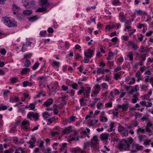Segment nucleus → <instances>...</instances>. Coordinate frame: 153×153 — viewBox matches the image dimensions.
<instances>
[{
	"instance_id": "obj_21",
	"label": "nucleus",
	"mask_w": 153,
	"mask_h": 153,
	"mask_svg": "<svg viewBox=\"0 0 153 153\" xmlns=\"http://www.w3.org/2000/svg\"><path fill=\"white\" fill-rule=\"evenodd\" d=\"M41 150L42 152H44V153H48L51 151V149L49 148L46 149L44 147H43L41 148Z\"/></svg>"
},
{
	"instance_id": "obj_1",
	"label": "nucleus",
	"mask_w": 153,
	"mask_h": 153,
	"mask_svg": "<svg viewBox=\"0 0 153 153\" xmlns=\"http://www.w3.org/2000/svg\"><path fill=\"white\" fill-rule=\"evenodd\" d=\"M133 141L132 138L130 137L127 140L122 139L120 141L118 144V149L120 150L125 151L130 150V147Z\"/></svg>"
},
{
	"instance_id": "obj_54",
	"label": "nucleus",
	"mask_w": 153,
	"mask_h": 153,
	"mask_svg": "<svg viewBox=\"0 0 153 153\" xmlns=\"http://www.w3.org/2000/svg\"><path fill=\"white\" fill-rule=\"evenodd\" d=\"M131 123L132 124H133V127H136L137 126L138 124L137 122L135 120H133Z\"/></svg>"
},
{
	"instance_id": "obj_60",
	"label": "nucleus",
	"mask_w": 153,
	"mask_h": 153,
	"mask_svg": "<svg viewBox=\"0 0 153 153\" xmlns=\"http://www.w3.org/2000/svg\"><path fill=\"white\" fill-rule=\"evenodd\" d=\"M144 25L138 24L137 25V27L139 29H141L142 27H144Z\"/></svg>"
},
{
	"instance_id": "obj_20",
	"label": "nucleus",
	"mask_w": 153,
	"mask_h": 153,
	"mask_svg": "<svg viewBox=\"0 0 153 153\" xmlns=\"http://www.w3.org/2000/svg\"><path fill=\"white\" fill-rule=\"evenodd\" d=\"M19 100V98L18 97H15L14 98L10 97V99L9 102H13L14 101H18Z\"/></svg>"
},
{
	"instance_id": "obj_22",
	"label": "nucleus",
	"mask_w": 153,
	"mask_h": 153,
	"mask_svg": "<svg viewBox=\"0 0 153 153\" xmlns=\"http://www.w3.org/2000/svg\"><path fill=\"white\" fill-rule=\"evenodd\" d=\"M104 69H102V68H98L97 71V73L98 75H99L100 74H104Z\"/></svg>"
},
{
	"instance_id": "obj_16",
	"label": "nucleus",
	"mask_w": 153,
	"mask_h": 153,
	"mask_svg": "<svg viewBox=\"0 0 153 153\" xmlns=\"http://www.w3.org/2000/svg\"><path fill=\"white\" fill-rule=\"evenodd\" d=\"M133 53L132 51L129 52L127 55L128 57L129 58V60L132 61L133 60Z\"/></svg>"
},
{
	"instance_id": "obj_10",
	"label": "nucleus",
	"mask_w": 153,
	"mask_h": 153,
	"mask_svg": "<svg viewBox=\"0 0 153 153\" xmlns=\"http://www.w3.org/2000/svg\"><path fill=\"white\" fill-rule=\"evenodd\" d=\"M93 50H91V49H89L88 50V52L90 55H88V53L85 52L84 53V55L86 57H87L89 58H91L92 56L93 55Z\"/></svg>"
},
{
	"instance_id": "obj_48",
	"label": "nucleus",
	"mask_w": 153,
	"mask_h": 153,
	"mask_svg": "<svg viewBox=\"0 0 153 153\" xmlns=\"http://www.w3.org/2000/svg\"><path fill=\"white\" fill-rule=\"evenodd\" d=\"M131 22V21L130 20H127L125 22L124 25L125 26H128V25H129Z\"/></svg>"
},
{
	"instance_id": "obj_41",
	"label": "nucleus",
	"mask_w": 153,
	"mask_h": 153,
	"mask_svg": "<svg viewBox=\"0 0 153 153\" xmlns=\"http://www.w3.org/2000/svg\"><path fill=\"white\" fill-rule=\"evenodd\" d=\"M32 56V54L31 53L26 54L24 55V57L26 59H29Z\"/></svg>"
},
{
	"instance_id": "obj_25",
	"label": "nucleus",
	"mask_w": 153,
	"mask_h": 153,
	"mask_svg": "<svg viewBox=\"0 0 153 153\" xmlns=\"http://www.w3.org/2000/svg\"><path fill=\"white\" fill-rule=\"evenodd\" d=\"M35 139V138L32 137L31 140L27 142V143L28 144H34L36 142V140Z\"/></svg>"
},
{
	"instance_id": "obj_51",
	"label": "nucleus",
	"mask_w": 153,
	"mask_h": 153,
	"mask_svg": "<svg viewBox=\"0 0 153 153\" xmlns=\"http://www.w3.org/2000/svg\"><path fill=\"white\" fill-rule=\"evenodd\" d=\"M51 89H53L52 90V92H56V91H58L59 89L58 86H56L55 88L54 87H52Z\"/></svg>"
},
{
	"instance_id": "obj_18",
	"label": "nucleus",
	"mask_w": 153,
	"mask_h": 153,
	"mask_svg": "<svg viewBox=\"0 0 153 153\" xmlns=\"http://www.w3.org/2000/svg\"><path fill=\"white\" fill-rule=\"evenodd\" d=\"M42 116L45 119L51 117V115L46 111H45L43 113Z\"/></svg>"
},
{
	"instance_id": "obj_57",
	"label": "nucleus",
	"mask_w": 153,
	"mask_h": 153,
	"mask_svg": "<svg viewBox=\"0 0 153 153\" xmlns=\"http://www.w3.org/2000/svg\"><path fill=\"white\" fill-rule=\"evenodd\" d=\"M102 105V103L100 102H98L97 104V108L98 109H100V107H101V106Z\"/></svg>"
},
{
	"instance_id": "obj_50",
	"label": "nucleus",
	"mask_w": 153,
	"mask_h": 153,
	"mask_svg": "<svg viewBox=\"0 0 153 153\" xmlns=\"http://www.w3.org/2000/svg\"><path fill=\"white\" fill-rule=\"evenodd\" d=\"M51 135L52 137H54L56 135H58L59 133L58 132H53L52 131L51 132Z\"/></svg>"
},
{
	"instance_id": "obj_13",
	"label": "nucleus",
	"mask_w": 153,
	"mask_h": 153,
	"mask_svg": "<svg viewBox=\"0 0 153 153\" xmlns=\"http://www.w3.org/2000/svg\"><path fill=\"white\" fill-rule=\"evenodd\" d=\"M100 137L103 140H107L108 139V134L107 133H102L101 134Z\"/></svg>"
},
{
	"instance_id": "obj_9",
	"label": "nucleus",
	"mask_w": 153,
	"mask_h": 153,
	"mask_svg": "<svg viewBox=\"0 0 153 153\" xmlns=\"http://www.w3.org/2000/svg\"><path fill=\"white\" fill-rule=\"evenodd\" d=\"M128 45L131 46L132 48L134 50H137L139 48L138 46L132 41H129L128 42Z\"/></svg>"
},
{
	"instance_id": "obj_11",
	"label": "nucleus",
	"mask_w": 153,
	"mask_h": 153,
	"mask_svg": "<svg viewBox=\"0 0 153 153\" xmlns=\"http://www.w3.org/2000/svg\"><path fill=\"white\" fill-rule=\"evenodd\" d=\"M53 100L52 99H48L45 102L43 103V105L46 106H48L53 104Z\"/></svg>"
},
{
	"instance_id": "obj_49",
	"label": "nucleus",
	"mask_w": 153,
	"mask_h": 153,
	"mask_svg": "<svg viewBox=\"0 0 153 153\" xmlns=\"http://www.w3.org/2000/svg\"><path fill=\"white\" fill-rule=\"evenodd\" d=\"M108 64L109 65V68L110 69H111L114 65L113 61H109L108 62Z\"/></svg>"
},
{
	"instance_id": "obj_27",
	"label": "nucleus",
	"mask_w": 153,
	"mask_h": 153,
	"mask_svg": "<svg viewBox=\"0 0 153 153\" xmlns=\"http://www.w3.org/2000/svg\"><path fill=\"white\" fill-rule=\"evenodd\" d=\"M91 146V142H84L83 144V147L84 148L89 147Z\"/></svg>"
},
{
	"instance_id": "obj_46",
	"label": "nucleus",
	"mask_w": 153,
	"mask_h": 153,
	"mask_svg": "<svg viewBox=\"0 0 153 153\" xmlns=\"http://www.w3.org/2000/svg\"><path fill=\"white\" fill-rule=\"evenodd\" d=\"M141 74L140 73V71H138L137 72L135 76L137 78H140L141 77Z\"/></svg>"
},
{
	"instance_id": "obj_33",
	"label": "nucleus",
	"mask_w": 153,
	"mask_h": 153,
	"mask_svg": "<svg viewBox=\"0 0 153 153\" xmlns=\"http://www.w3.org/2000/svg\"><path fill=\"white\" fill-rule=\"evenodd\" d=\"M71 131V128H66V129H64L63 131V132L64 133V134H68L70 131Z\"/></svg>"
},
{
	"instance_id": "obj_2",
	"label": "nucleus",
	"mask_w": 153,
	"mask_h": 153,
	"mask_svg": "<svg viewBox=\"0 0 153 153\" xmlns=\"http://www.w3.org/2000/svg\"><path fill=\"white\" fill-rule=\"evenodd\" d=\"M2 21L8 27H15L17 25V23L15 20L7 17H3Z\"/></svg>"
},
{
	"instance_id": "obj_53",
	"label": "nucleus",
	"mask_w": 153,
	"mask_h": 153,
	"mask_svg": "<svg viewBox=\"0 0 153 153\" xmlns=\"http://www.w3.org/2000/svg\"><path fill=\"white\" fill-rule=\"evenodd\" d=\"M111 41L114 43H116L118 41V38L117 37H114L111 39Z\"/></svg>"
},
{
	"instance_id": "obj_32",
	"label": "nucleus",
	"mask_w": 153,
	"mask_h": 153,
	"mask_svg": "<svg viewBox=\"0 0 153 153\" xmlns=\"http://www.w3.org/2000/svg\"><path fill=\"white\" fill-rule=\"evenodd\" d=\"M120 3L119 0H113L112 1V4L114 5H118Z\"/></svg>"
},
{
	"instance_id": "obj_40",
	"label": "nucleus",
	"mask_w": 153,
	"mask_h": 153,
	"mask_svg": "<svg viewBox=\"0 0 153 153\" xmlns=\"http://www.w3.org/2000/svg\"><path fill=\"white\" fill-rule=\"evenodd\" d=\"M59 64L60 62H57L55 60H54L53 61V62L52 63V64H54L55 66H56L57 67H59Z\"/></svg>"
},
{
	"instance_id": "obj_7",
	"label": "nucleus",
	"mask_w": 153,
	"mask_h": 153,
	"mask_svg": "<svg viewBox=\"0 0 153 153\" xmlns=\"http://www.w3.org/2000/svg\"><path fill=\"white\" fill-rule=\"evenodd\" d=\"M132 147L133 149H135V150L132 149L131 150V153H135L137 152V151L142 150L143 149V146H139V145L137 144H132Z\"/></svg>"
},
{
	"instance_id": "obj_44",
	"label": "nucleus",
	"mask_w": 153,
	"mask_h": 153,
	"mask_svg": "<svg viewBox=\"0 0 153 153\" xmlns=\"http://www.w3.org/2000/svg\"><path fill=\"white\" fill-rule=\"evenodd\" d=\"M68 97L66 95H64L63 97H61V98L62 99V102H63L65 101V100H67Z\"/></svg>"
},
{
	"instance_id": "obj_56",
	"label": "nucleus",
	"mask_w": 153,
	"mask_h": 153,
	"mask_svg": "<svg viewBox=\"0 0 153 153\" xmlns=\"http://www.w3.org/2000/svg\"><path fill=\"white\" fill-rule=\"evenodd\" d=\"M10 93V91L8 90H6L4 93V96L5 97H7V94Z\"/></svg>"
},
{
	"instance_id": "obj_62",
	"label": "nucleus",
	"mask_w": 153,
	"mask_h": 153,
	"mask_svg": "<svg viewBox=\"0 0 153 153\" xmlns=\"http://www.w3.org/2000/svg\"><path fill=\"white\" fill-rule=\"evenodd\" d=\"M62 88L64 91H65L68 90V87L65 85H63L62 86Z\"/></svg>"
},
{
	"instance_id": "obj_58",
	"label": "nucleus",
	"mask_w": 153,
	"mask_h": 153,
	"mask_svg": "<svg viewBox=\"0 0 153 153\" xmlns=\"http://www.w3.org/2000/svg\"><path fill=\"white\" fill-rule=\"evenodd\" d=\"M13 141L14 143L16 144H19L18 141V138L17 137H15L13 139Z\"/></svg>"
},
{
	"instance_id": "obj_12",
	"label": "nucleus",
	"mask_w": 153,
	"mask_h": 153,
	"mask_svg": "<svg viewBox=\"0 0 153 153\" xmlns=\"http://www.w3.org/2000/svg\"><path fill=\"white\" fill-rule=\"evenodd\" d=\"M119 19L121 22H123L126 20V18L124 13L120 12L119 14Z\"/></svg>"
},
{
	"instance_id": "obj_35",
	"label": "nucleus",
	"mask_w": 153,
	"mask_h": 153,
	"mask_svg": "<svg viewBox=\"0 0 153 153\" xmlns=\"http://www.w3.org/2000/svg\"><path fill=\"white\" fill-rule=\"evenodd\" d=\"M22 125L23 126H25V125L27 124L30 125L29 121L24 120L22 121Z\"/></svg>"
},
{
	"instance_id": "obj_31",
	"label": "nucleus",
	"mask_w": 153,
	"mask_h": 153,
	"mask_svg": "<svg viewBox=\"0 0 153 153\" xmlns=\"http://www.w3.org/2000/svg\"><path fill=\"white\" fill-rule=\"evenodd\" d=\"M7 108V106L5 105H3L2 104L0 105V111L5 110Z\"/></svg>"
},
{
	"instance_id": "obj_42",
	"label": "nucleus",
	"mask_w": 153,
	"mask_h": 153,
	"mask_svg": "<svg viewBox=\"0 0 153 153\" xmlns=\"http://www.w3.org/2000/svg\"><path fill=\"white\" fill-rule=\"evenodd\" d=\"M78 84L76 83H74L71 85V87L75 89H77Z\"/></svg>"
},
{
	"instance_id": "obj_8",
	"label": "nucleus",
	"mask_w": 153,
	"mask_h": 153,
	"mask_svg": "<svg viewBox=\"0 0 153 153\" xmlns=\"http://www.w3.org/2000/svg\"><path fill=\"white\" fill-rule=\"evenodd\" d=\"M139 127V126H137L138 128L137 131L138 132H141L142 133H144L146 131L148 132L149 133L151 132V131L149 127L146 126H145V129H143Z\"/></svg>"
},
{
	"instance_id": "obj_29",
	"label": "nucleus",
	"mask_w": 153,
	"mask_h": 153,
	"mask_svg": "<svg viewBox=\"0 0 153 153\" xmlns=\"http://www.w3.org/2000/svg\"><path fill=\"white\" fill-rule=\"evenodd\" d=\"M39 64L38 62H36L35 64L33 66L32 69L33 70H35L38 67Z\"/></svg>"
},
{
	"instance_id": "obj_64",
	"label": "nucleus",
	"mask_w": 153,
	"mask_h": 153,
	"mask_svg": "<svg viewBox=\"0 0 153 153\" xmlns=\"http://www.w3.org/2000/svg\"><path fill=\"white\" fill-rule=\"evenodd\" d=\"M120 77V75L119 74H116L114 75V78L116 80H117L118 78Z\"/></svg>"
},
{
	"instance_id": "obj_24",
	"label": "nucleus",
	"mask_w": 153,
	"mask_h": 153,
	"mask_svg": "<svg viewBox=\"0 0 153 153\" xmlns=\"http://www.w3.org/2000/svg\"><path fill=\"white\" fill-rule=\"evenodd\" d=\"M126 127H123L122 126H119L118 128V131L119 132L122 133L125 129H126Z\"/></svg>"
},
{
	"instance_id": "obj_17",
	"label": "nucleus",
	"mask_w": 153,
	"mask_h": 153,
	"mask_svg": "<svg viewBox=\"0 0 153 153\" xmlns=\"http://www.w3.org/2000/svg\"><path fill=\"white\" fill-rule=\"evenodd\" d=\"M74 151L75 153H86L85 151L81 150L79 148H76L74 149Z\"/></svg>"
},
{
	"instance_id": "obj_14",
	"label": "nucleus",
	"mask_w": 153,
	"mask_h": 153,
	"mask_svg": "<svg viewBox=\"0 0 153 153\" xmlns=\"http://www.w3.org/2000/svg\"><path fill=\"white\" fill-rule=\"evenodd\" d=\"M83 91V96L85 97V94L90 93L91 90V88L90 87H87L85 88Z\"/></svg>"
},
{
	"instance_id": "obj_59",
	"label": "nucleus",
	"mask_w": 153,
	"mask_h": 153,
	"mask_svg": "<svg viewBox=\"0 0 153 153\" xmlns=\"http://www.w3.org/2000/svg\"><path fill=\"white\" fill-rule=\"evenodd\" d=\"M153 32L152 31L150 30L149 32L146 33V36H151L153 33Z\"/></svg>"
},
{
	"instance_id": "obj_30",
	"label": "nucleus",
	"mask_w": 153,
	"mask_h": 153,
	"mask_svg": "<svg viewBox=\"0 0 153 153\" xmlns=\"http://www.w3.org/2000/svg\"><path fill=\"white\" fill-rule=\"evenodd\" d=\"M123 136L126 137L128 135V130L127 129V128H126V129H125L123 131L122 133Z\"/></svg>"
},
{
	"instance_id": "obj_47",
	"label": "nucleus",
	"mask_w": 153,
	"mask_h": 153,
	"mask_svg": "<svg viewBox=\"0 0 153 153\" xmlns=\"http://www.w3.org/2000/svg\"><path fill=\"white\" fill-rule=\"evenodd\" d=\"M128 108V106L126 104H123L122 105V108L123 110L126 111Z\"/></svg>"
},
{
	"instance_id": "obj_23",
	"label": "nucleus",
	"mask_w": 153,
	"mask_h": 153,
	"mask_svg": "<svg viewBox=\"0 0 153 153\" xmlns=\"http://www.w3.org/2000/svg\"><path fill=\"white\" fill-rule=\"evenodd\" d=\"M31 64L30 62L28 60H26L24 63V65L26 67H29Z\"/></svg>"
},
{
	"instance_id": "obj_5",
	"label": "nucleus",
	"mask_w": 153,
	"mask_h": 153,
	"mask_svg": "<svg viewBox=\"0 0 153 153\" xmlns=\"http://www.w3.org/2000/svg\"><path fill=\"white\" fill-rule=\"evenodd\" d=\"M31 117H32L34 119L35 121H37L39 120V115L38 113H34L33 112H30L27 115V117L28 119L32 120Z\"/></svg>"
},
{
	"instance_id": "obj_37",
	"label": "nucleus",
	"mask_w": 153,
	"mask_h": 153,
	"mask_svg": "<svg viewBox=\"0 0 153 153\" xmlns=\"http://www.w3.org/2000/svg\"><path fill=\"white\" fill-rule=\"evenodd\" d=\"M6 51L5 49H1L0 50V53L3 55H5L6 53Z\"/></svg>"
},
{
	"instance_id": "obj_43",
	"label": "nucleus",
	"mask_w": 153,
	"mask_h": 153,
	"mask_svg": "<svg viewBox=\"0 0 153 153\" xmlns=\"http://www.w3.org/2000/svg\"><path fill=\"white\" fill-rule=\"evenodd\" d=\"M135 11L137 13V15H141L143 13L142 11V10L140 9L136 10Z\"/></svg>"
},
{
	"instance_id": "obj_36",
	"label": "nucleus",
	"mask_w": 153,
	"mask_h": 153,
	"mask_svg": "<svg viewBox=\"0 0 153 153\" xmlns=\"http://www.w3.org/2000/svg\"><path fill=\"white\" fill-rule=\"evenodd\" d=\"M100 120L102 122H106L107 121L108 119L106 117L102 116L101 118H100Z\"/></svg>"
},
{
	"instance_id": "obj_38",
	"label": "nucleus",
	"mask_w": 153,
	"mask_h": 153,
	"mask_svg": "<svg viewBox=\"0 0 153 153\" xmlns=\"http://www.w3.org/2000/svg\"><path fill=\"white\" fill-rule=\"evenodd\" d=\"M105 65V63H104L102 61L100 63L99 66L101 67V68H102V69H103Z\"/></svg>"
},
{
	"instance_id": "obj_4",
	"label": "nucleus",
	"mask_w": 153,
	"mask_h": 153,
	"mask_svg": "<svg viewBox=\"0 0 153 153\" xmlns=\"http://www.w3.org/2000/svg\"><path fill=\"white\" fill-rule=\"evenodd\" d=\"M22 3L26 8L30 9L34 8L36 4V3L34 1H28L27 0H22Z\"/></svg>"
},
{
	"instance_id": "obj_15",
	"label": "nucleus",
	"mask_w": 153,
	"mask_h": 153,
	"mask_svg": "<svg viewBox=\"0 0 153 153\" xmlns=\"http://www.w3.org/2000/svg\"><path fill=\"white\" fill-rule=\"evenodd\" d=\"M23 13L26 16H29L32 13L31 9H26L23 11Z\"/></svg>"
},
{
	"instance_id": "obj_52",
	"label": "nucleus",
	"mask_w": 153,
	"mask_h": 153,
	"mask_svg": "<svg viewBox=\"0 0 153 153\" xmlns=\"http://www.w3.org/2000/svg\"><path fill=\"white\" fill-rule=\"evenodd\" d=\"M122 39L124 40L125 41H128L129 39L128 36L125 35L123 36H122Z\"/></svg>"
},
{
	"instance_id": "obj_61",
	"label": "nucleus",
	"mask_w": 153,
	"mask_h": 153,
	"mask_svg": "<svg viewBox=\"0 0 153 153\" xmlns=\"http://www.w3.org/2000/svg\"><path fill=\"white\" fill-rule=\"evenodd\" d=\"M67 144L66 143H63L62 144V146L60 148L61 150H62L64 149L66 147Z\"/></svg>"
},
{
	"instance_id": "obj_39",
	"label": "nucleus",
	"mask_w": 153,
	"mask_h": 153,
	"mask_svg": "<svg viewBox=\"0 0 153 153\" xmlns=\"http://www.w3.org/2000/svg\"><path fill=\"white\" fill-rule=\"evenodd\" d=\"M146 54H142L141 56V60L143 62L144 61L146 60Z\"/></svg>"
},
{
	"instance_id": "obj_45",
	"label": "nucleus",
	"mask_w": 153,
	"mask_h": 153,
	"mask_svg": "<svg viewBox=\"0 0 153 153\" xmlns=\"http://www.w3.org/2000/svg\"><path fill=\"white\" fill-rule=\"evenodd\" d=\"M35 105L34 103H30L29 105V107L30 108L31 110H33L35 108Z\"/></svg>"
},
{
	"instance_id": "obj_26",
	"label": "nucleus",
	"mask_w": 153,
	"mask_h": 153,
	"mask_svg": "<svg viewBox=\"0 0 153 153\" xmlns=\"http://www.w3.org/2000/svg\"><path fill=\"white\" fill-rule=\"evenodd\" d=\"M75 118L76 117L75 116H72L68 120V123H71L74 122L75 121Z\"/></svg>"
},
{
	"instance_id": "obj_19",
	"label": "nucleus",
	"mask_w": 153,
	"mask_h": 153,
	"mask_svg": "<svg viewBox=\"0 0 153 153\" xmlns=\"http://www.w3.org/2000/svg\"><path fill=\"white\" fill-rule=\"evenodd\" d=\"M30 69L27 68H24L22 70V74H28L30 72Z\"/></svg>"
},
{
	"instance_id": "obj_6",
	"label": "nucleus",
	"mask_w": 153,
	"mask_h": 153,
	"mask_svg": "<svg viewBox=\"0 0 153 153\" xmlns=\"http://www.w3.org/2000/svg\"><path fill=\"white\" fill-rule=\"evenodd\" d=\"M91 146L92 147H96L99 144L98 139L97 135L94 136L91 141Z\"/></svg>"
},
{
	"instance_id": "obj_34",
	"label": "nucleus",
	"mask_w": 153,
	"mask_h": 153,
	"mask_svg": "<svg viewBox=\"0 0 153 153\" xmlns=\"http://www.w3.org/2000/svg\"><path fill=\"white\" fill-rule=\"evenodd\" d=\"M18 80V79L16 77H13L10 79V82L11 83H16Z\"/></svg>"
},
{
	"instance_id": "obj_3",
	"label": "nucleus",
	"mask_w": 153,
	"mask_h": 153,
	"mask_svg": "<svg viewBox=\"0 0 153 153\" xmlns=\"http://www.w3.org/2000/svg\"><path fill=\"white\" fill-rule=\"evenodd\" d=\"M40 5L42 7V8H39L37 11V12H43L46 10V7L50 4V3L48 2V0H40Z\"/></svg>"
},
{
	"instance_id": "obj_55",
	"label": "nucleus",
	"mask_w": 153,
	"mask_h": 153,
	"mask_svg": "<svg viewBox=\"0 0 153 153\" xmlns=\"http://www.w3.org/2000/svg\"><path fill=\"white\" fill-rule=\"evenodd\" d=\"M46 31H41L40 32V35L44 36L46 35Z\"/></svg>"
},
{
	"instance_id": "obj_63",
	"label": "nucleus",
	"mask_w": 153,
	"mask_h": 153,
	"mask_svg": "<svg viewBox=\"0 0 153 153\" xmlns=\"http://www.w3.org/2000/svg\"><path fill=\"white\" fill-rule=\"evenodd\" d=\"M143 38V36L142 34H140L139 36L138 37V39L140 42L142 41Z\"/></svg>"
},
{
	"instance_id": "obj_28",
	"label": "nucleus",
	"mask_w": 153,
	"mask_h": 153,
	"mask_svg": "<svg viewBox=\"0 0 153 153\" xmlns=\"http://www.w3.org/2000/svg\"><path fill=\"white\" fill-rule=\"evenodd\" d=\"M98 122V120H92L90 123V125L91 126H94L96 123Z\"/></svg>"
}]
</instances>
